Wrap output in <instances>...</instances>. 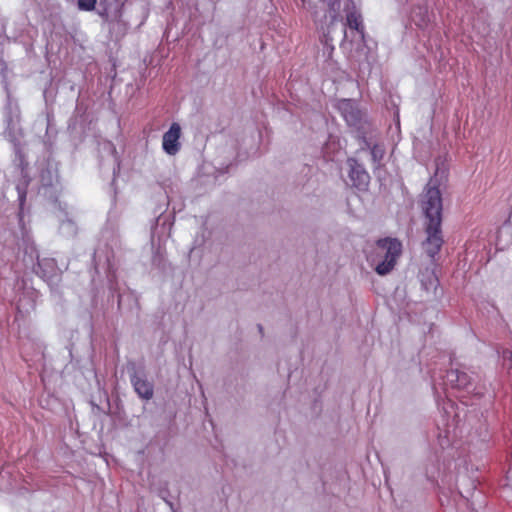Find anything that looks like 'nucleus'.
Instances as JSON below:
<instances>
[{
  "mask_svg": "<svg viewBox=\"0 0 512 512\" xmlns=\"http://www.w3.org/2000/svg\"><path fill=\"white\" fill-rule=\"evenodd\" d=\"M327 11L321 21L320 30L322 32L323 42L329 46L330 53L334 50L331 44L334 40V34L337 30L347 37L346 26L355 30L364 39L365 27L363 25L362 15L358 11L354 0H325Z\"/></svg>",
  "mask_w": 512,
  "mask_h": 512,
  "instance_id": "nucleus-1",
  "label": "nucleus"
},
{
  "mask_svg": "<svg viewBox=\"0 0 512 512\" xmlns=\"http://www.w3.org/2000/svg\"><path fill=\"white\" fill-rule=\"evenodd\" d=\"M420 205L425 217L424 229L426 238L423 242V247L428 256L434 258L444 244L442 233V194L435 179L431 178L427 183L421 195Z\"/></svg>",
  "mask_w": 512,
  "mask_h": 512,
  "instance_id": "nucleus-2",
  "label": "nucleus"
},
{
  "mask_svg": "<svg viewBox=\"0 0 512 512\" xmlns=\"http://www.w3.org/2000/svg\"><path fill=\"white\" fill-rule=\"evenodd\" d=\"M402 252V244L397 239L385 238L376 242L371 251L367 253V260L375 266L379 275L388 274L395 266Z\"/></svg>",
  "mask_w": 512,
  "mask_h": 512,
  "instance_id": "nucleus-3",
  "label": "nucleus"
},
{
  "mask_svg": "<svg viewBox=\"0 0 512 512\" xmlns=\"http://www.w3.org/2000/svg\"><path fill=\"white\" fill-rule=\"evenodd\" d=\"M350 167L349 179L354 187L359 190H365L370 182V176L364 167L355 159H349Z\"/></svg>",
  "mask_w": 512,
  "mask_h": 512,
  "instance_id": "nucleus-4",
  "label": "nucleus"
},
{
  "mask_svg": "<svg viewBox=\"0 0 512 512\" xmlns=\"http://www.w3.org/2000/svg\"><path fill=\"white\" fill-rule=\"evenodd\" d=\"M181 136V127L178 123H172L169 130L164 133L162 146L169 155H175L180 149L179 139Z\"/></svg>",
  "mask_w": 512,
  "mask_h": 512,
  "instance_id": "nucleus-5",
  "label": "nucleus"
},
{
  "mask_svg": "<svg viewBox=\"0 0 512 512\" xmlns=\"http://www.w3.org/2000/svg\"><path fill=\"white\" fill-rule=\"evenodd\" d=\"M338 108L349 125H355L361 118L360 111L352 100L344 99L338 104Z\"/></svg>",
  "mask_w": 512,
  "mask_h": 512,
  "instance_id": "nucleus-6",
  "label": "nucleus"
},
{
  "mask_svg": "<svg viewBox=\"0 0 512 512\" xmlns=\"http://www.w3.org/2000/svg\"><path fill=\"white\" fill-rule=\"evenodd\" d=\"M132 383L137 394L143 399H151L153 397V385L140 377L132 378Z\"/></svg>",
  "mask_w": 512,
  "mask_h": 512,
  "instance_id": "nucleus-7",
  "label": "nucleus"
},
{
  "mask_svg": "<svg viewBox=\"0 0 512 512\" xmlns=\"http://www.w3.org/2000/svg\"><path fill=\"white\" fill-rule=\"evenodd\" d=\"M448 379L457 388H467L469 385V377L465 372L451 370L448 372Z\"/></svg>",
  "mask_w": 512,
  "mask_h": 512,
  "instance_id": "nucleus-8",
  "label": "nucleus"
},
{
  "mask_svg": "<svg viewBox=\"0 0 512 512\" xmlns=\"http://www.w3.org/2000/svg\"><path fill=\"white\" fill-rule=\"evenodd\" d=\"M384 149L379 146V145H373V147L371 148V156H372V159L374 162L376 163H380V161L383 159L384 157Z\"/></svg>",
  "mask_w": 512,
  "mask_h": 512,
  "instance_id": "nucleus-9",
  "label": "nucleus"
},
{
  "mask_svg": "<svg viewBox=\"0 0 512 512\" xmlns=\"http://www.w3.org/2000/svg\"><path fill=\"white\" fill-rule=\"evenodd\" d=\"M97 0H78V8L82 11H92L95 9Z\"/></svg>",
  "mask_w": 512,
  "mask_h": 512,
  "instance_id": "nucleus-10",
  "label": "nucleus"
},
{
  "mask_svg": "<svg viewBox=\"0 0 512 512\" xmlns=\"http://www.w3.org/2000/svg\"><path fill=\"white\" fill-rule=\"evenodd\" d=\"M512 357V352L511 351H504V357Z\"/></svg>",
  "mask_w": 512,
  "mask_h": 512,
  "instance_id": "nucleus-11",
  "label": "nucleus"
},
{
  "mask_svg": "<svg viewBox=\"0 0 512 512\" xmlns=\"http://www.w3.org/2000/svg\"><path fill=\"white\" fill-rule=\"evenodd\" d=\"M302 1V4L305 5V3L307 2V0H301Z\"/></svg>",
  "mask_w": 512,
  "mask_h": 512,
  "instance_id": "nucleus-12",
  "label": "nucleus"
}]
</instances>
